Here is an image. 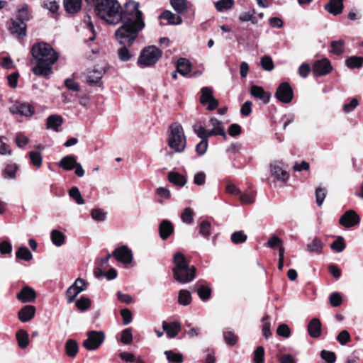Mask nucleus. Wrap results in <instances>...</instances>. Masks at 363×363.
Returning <instances> with one entry per match:
<instances>
[{
  "label": "nucleus",
  "instance_id": "55",
  "mask_svg": "<svg viewBox=\"0 0 363 363\" xmlns=\"http://www.w3.org/2000/svg\"><path fill=\"white\" fill-rule=\"evenodd\" d=\"M247 240V235L242 231H237L232 234L231 240L235 244L242 243Z\"/></svg>",
  "mask_w": 363,
  "mask_h": 363
},
{
  "label": "nucleus",
  "instance_id": "33",
  "mask_svg": "<svg viewBox=\"0 0 363 363\" xmlns=\"http://www.w3.org/2000/svg\"><path fill=\"white\" fill-rule=\"evenodd\" d=\"M171 5L177 13H183L187 11L186 0H171Z\"/></svg>",
  "mask_w": 363,
  "mask_h": 363
},
{
  "label": "nucleus",
  "instance_id": "6",
  "mask_svg": "<svg viewBox=\"0 0 363 363\" xmlns=\"http://www.w3.org/2000/svg\"><path fill=\"white\" fill-rule=\"evenodd\" d=\"M105 340L103 331L91 330L87 333V338L84 341L83 346L87 350H97Z\"/></svg>",
  "mask_w": 363,
  "mask_h": 363
},
{
  "label": "nucleus",
  "instance_id": "56",
  "mask_svg": "<svg viewBox=\"0 0 363 363\" xmlns=\"http://www.w3.org/2000/svg\"><path fill=\"white\" fill-rule=\"evenodd\" d=\"M261 65L267 71H272L274 66L272 59L269 56H264L261 58Z\"/></svg>",
  "mask_w": 363,
  "mask_h": 363
},
{
  "label": "nucleus",
  "instance_id": "31",
  "mask_svg": "<svg viewBox=\"0 0 363 363\" xmlns=\"http://www.w3.org/2000/svg\"><path fill=\"white\" fill-rule=\"evenodd\" d=\"M209 124L212 126V128L217 133V134L223 136L224 139L227 138V135L221 121H218L216 118H211L209 121Z\"/></svg>",
  "mask_w": 363,
  "mask_h": 363
},
{
  "label": "nucleus",
  "instance_id": "8",
  "mask_svg": "<svg viewBox=\"0 0 363 363\" xmlns=\"http://www.w3.org/2000/svg\"><path fill=\"white\" fill-rule=\"evenodd\" d=\"M86 285V284L84 279L77 278L66 291L67 302H73L77 295L85 290Z\"/></svg>",
  "mask_w": 363,
  "mask_h": 363
},
{
  "label": "nucleus",
  "instance_id": "3",
  "mask_svg": "<svg viewBox=\"0 0 363 363\" xmlns=\"http://www.w3.org/2000/svg\"><path fill=\"white\" fill-rule=\"evenodd\" d=\"M174 267L172 269L173 277L180 284H187L196 277V268L189 264L185 256L182 252H177L173 257Z\"/></svg>",
  "mask_w": 363,
  "mask_h": 363
},
{
  "label": "nucleus",
  "instance_id": "42",
  "mask_svg": "<svg viewBox=\"0 0 363 363\" xmlns=\"http://www.w3.org/2000/svg\"><path fill=\"white\" fill-rule=\"evenodd\" d=\"M345 243L344 238L339 236L333 242L331 243L330 247L333 250L337 252H342L345 248Z\"/></svg>",
  "mask_w": 363,
  "mask_h": 363
},
{
  "label": "nucleus",
  "instance_id": "57",
  "mask_svg": "<svg viewBox=\"0 0 363 363\" xmlns=\"http://www.w3.org/2000/svg\"><path fill=\"white\" fill-rule=\"evenodd\" d=\"M121 340L123 343L128 345L133 341L132 330L130 328H126L121 333Z\"/></svg>",
  "mask_w": 363,
  "mask_h": 363
},
{
  "label": "nucleus",
  "instance_id": "49",
  "mask_svg": "<svg viewBox=\"0 0 363 363\" xmlns=\"http://www.w3.org/2000/svg\"><path fill=\"white\" fill-rule=\"evenodd\" d=\"M211 223L207 220H203L199 226L200 234L206 238H208L211 235Z\"/></svg>",
  "mask_w": 363,
  "mask_h": 363
},
{
  "label": "nucleus",
  "instance_id": "53",
  "mask_svg": "<svg viewBox=\"0 0 363 363\" xmlns=\"http://www.w3.org/2000/svg\"><path fill=\"white\" fill-rule=\"evenodd\" d=\"M262 322H263V326H262L263 335H264V337L267 339L272 335L271 329H270L271 324L269 322V316L268 315L264 316L262 318Z\"/></svg>",
  "mask_w": 363,
  "mask_h": 363
},
{
  "label": "nucleus",
  "instance_id": "21",
  "mask_svg": "<svg viewBox=\"0 0 363 363\" xmlns=\"http://www.w3.org/2000/svg\"><path fill=\"white\" fill-rule=\"evenodd\" d=\"M308 332L311 337H318L321 334V323L318 318H313L308 325Z\"/></svg>",
  "mask_w": 363,
  "mask_h": 363
},
{
  "label": "nucleus",
  "instance_id": "38",
  "mask_svg": "<svg viewBox=\"0 0 363 363\" xmlns=\"http://www.w3.org/2000/svg\"><path fill=\"white\" fill-rule=\"evenodd\" d=\"M51 240L55 245L60 247L65 242V235L62 232L53 230L51 232Z\"/></svg>",
  "mask_w": 363,
  "mask_h": 363
},
{
  "label": "nucleus",
  "instance_id": "7",
  "mask_svg": "<svg viewBox=\"0 0 363 363\" xmlns=\"http://www.w3.org/2000/svg\"><path fill=\"white\" fill-rule=\"evenodd\" d=\"M333 69L330 62L327 58L315 60L312 67V72L315 77L328 74Z\"/></svg>",
  "mask_w": 363,
  "mask_h": 363
},
{
  "label": "nucleus",
  "instance_id": "12",
  "mask_svg": "<svg viewBox=\"0 0 363 363\" xmlns=\"http://www.w3.org/2000/svg\"><path fill=\"white\" fill-rule=\"evenodd\" d=\"M9 111L13 114H19L24 116H30L33 113V108L26 103L16 102L9 108Z\"/></svg>",
  "mask_w": 363,
  "mask_h": 363
},
{
  "label": "nucleus",
  "instance_id": "26",
  "mask_svg": "<svg viewBox=\"0 0 363 363\" xmlns=\"http://www.w3.org/2000/svg\"><path fill=\"white\" fill-rule=\"evenodd\" d=\"M160 18L165 19L169 24L179 25L182 23V19L179 15H177L170 11H165L160 16Z\"/></svg>",
  "mask_w": 363,
  "mask_h": 363
},
{
  "label": "nucleus",
  "instance_id": "29",
  "mask_svg": "<svg viewBox=\"0 0 363 363\" xmlns=\"http://www.w3.org/2000/svg\"><path fill=\"white\" fill-rule=\"evenodd\" d=\"M79 347L77 342L72 340H68L65 343V352L68 357H74L78 352Z\"/></svg>",
  "mask_w": 363,
  "mask_h": 363
},
{
  "label": "nucleus",
  "instance_id": "61",
  "mask_svg": "<svg viewBox=\"0 0 363 363\" xmlns=\"http://www.w3.org/2000/svg\"><path fill=\"white\" fill-rule=\"evenodd\" d=\"M326 195V191L324 189H322L320 187H318L315 190V199H316V203L318 206H321L324 201V199L325 198Z\"/></svg>",
  "mask_w": 363,
  "mask_h": 363
},
{
  "label": "nucleus",
  "instance_id": "47",
  "mask_svg": "<svg viewBox=\"0 0 363 363\" xmlns=\"http://www.w3.org/2000/svg\"><path fill=\"white\" fill-rule=\"evenodd\" d=\"M253 361L255 363H263L264 362V349L262 346H259L254 351Z\"/></svg>",
  "mask_w": 363,
  "mask_h": 363
},
{
  "label": "nucleus",
  "instance_id": "37",
  "mask_svg": "<svg viewBox=\"0 0 363 363\" xmlns=\"http://www.w3.org/2000/svg\"><path fill=\"white\" fill-rule=\"evenodd\" d=\"M363 57L358 56H352L348 57L346 61V65L351 69L359 68L362 66Z\"/></svg>",
  "mask_w": 363,
  "mask_h": 363
},
{
  "label": "nucleus",
  "instance_id": "13",
  "mask_svg": "<svg viewBox=\"0 0 363 363\" xmlns=\"http://www.w3.org/2000/svg\"><path fill=\"white\" fill-rule=\"evenodd\" d=\"M16 298L22 303H30L35 301L36 293L33 288L26 286L18 293Z\"/></svg>",
  "mask_w": 363,
  "mask_h": 363
},
{
  "label": "nucleus",
  "instance_id": "43",
  "mask_svg": "<svg viewBox=\"0 0 363 363\" xmlns=\"http://www.w3.org/2000/svg\"><path fill=\"white\" fill-rule=\"evenodd\" d=\"M29 158L33 165L40 167L42 165L43 157L40 152L30 151L29 152Z\"/></svg>",
  "mask_w": 363,
  "mask_h": 363
},
{
  "label": "nucleus",
  "instance_id": "39",
  "mask_svg": "<svg viewBox=\"0 0 363 363\" xmlns=\"http://www.w3.org/2000/svg\"><path fill=\"white\" fill-rule=\"evenodd\" d=\"M330 52L334 55H339L344 52L345 42L342 40L333 41L330 43Z\"/></svg>",
  "mask_w": 363,
  "mask_h": 363
},
{
  "label": "nucleus",
  "instance_id": "62",
  "mask_svg": "<svg viewBox=\"0 0 363 363\" xmlns=\"http://www.w3.org/2000/svg\"><path fill=\"white\" fill-rule=\"evenodd\" d=\"M92 218L97 221H103L105 220L106 213L99 208L93 209L91 213Z\"/></svg>",
  "mask_w": 363,
  "mask_h": 363
},
{
  "label": "nucleus",
  "instance_id": "40",
  "mask_svg": "<svg viewBox=\"0 0 363 363\" xmlns=\"http://www.w3.org/2000/svg\"><path fill=\"white\" fill-rule=\"evenodd\" d=\"M102 76L103 73L101 70H93L87 74V82L91 84H95L99 82Z\"/></svg>",
  "mask_w": 363,
  "mask_h": 363
},
{
  "label": "nucleus",
  "instance_id": "52",
  "mask_svg": "<svg viewBox=\"0 0 363 363\" xmlns=\"http://www.w3.org/2000/svg\"><path fill=\"white\" fill-rule=\"evenodd\" d=\"M17 169L18 167L16 164H8L3 172L4 177L6 179L14 178Z\"/></svg>",
  "mask_w": 363,
  "mask_h": 363
},
{
  "label": "nucleus",
  "instance_id": "59",
  "mask_svg": "<svg viewBox=\"0 0 363 363\" xmlns=\"http://www.w3.org/2000/svg\"><path fill=\"white\" fill-rule=\"evenodd\" d=\"M240 200L244 204H252L255 201V196L252 193H245L240 196Z\"/></svg>",
  "mask_w": 363,
  "mask_h": 363
},
{
  "label": "nucleus",
  "instance_id": "27",
  "mask_svg": "<svg viewBox=\"0 0 363 363\" xmlns=\"http://www.w3.org/2000/svg\"><path fill=\"white\" fill-rule=\"evenodd\" d=\"M177 70L180 74L186 76L191 71L190 62L185 58L179 59L177 63Z\"/></svg>",
  "mask_w": 363,
  "mask_h": 363
},
{
  "label": "nucleus",
  "instance_id": "10",
  "mask_svg": "<svg viewBox=\"0 0 363 363\" xmlns=\"http://www.w3.org/2000/svg\"><path fill=\"white\" fill-rule=\"evenodd\" d=\"M360 221L359 216L353 210L346 211L340 218L339 223L345 228L357 225Z\"/></svg>",
  "mask_w": 363,
  "mask_h": 363
},
{
  "label": "nucleus",
  "instance_id": "20",
  "mask_svg": "<svg viewBox=\"0 0 363 363\" xmlns=\"http://www.w3.org/2000/svg\"><path fill=\"white\" fill-rule=\"evenodd\" d=\"M250 94L255 98L262 100L264 104L269 101L270 94L266 92L262 86L254 85L251 87Z\"/></svg>",
  "mask_w": 363,
  "mask_h": 363
},
{
  "label": "nucleus",
  "instance_id": "19",
  "mask_svg": "<svg viewBox=\"0 0 363 363\" xmlns=\"http://www.w3.org/2000/svg\"><path fill=\"white\" fill-rule=\"evenodd\" d=\"M163 330L166 332L168 337L173 338L180 331L181 325L179 322L174 321L169 323H167L166 322L162 323Z\"/></svg>",
  "mask_w": 363,
  "mask_h": 363
},
{
  "label": "nucleus",
  "instance_id": "60",
  "mask_svg": "<svg viewBox=\"0 0 363 363\" xmlns=\"http://www.w3.org/2000/svg\"><path fill=\"white\" fill-rule=\"evenodd\" d=\"M223 337H224L225 342L228 345H235L237 343L238 337L231 331L224 333Z\"/></svg>",
  "mask_w": 363,
  "mask_h": 363
},
{
  "label": "nucleus",
  "instance_id": "48",
  "mask_svg": "<svg viewBox=\"0 0 363 363\" xmlns=\"http://www.w3.org/2000/svg\"><path fill=\"white\" fill-rule=\"evenodd\" d=\"M181 219L185 223L190 224L194 220V212L189 207L185 208L181 215Z\"/></svg>",
  "mask_w": 363,
  "mask_h": 363
},
{
  "label": "nucleus",
  "instance_id": "64",
  "mask_svg": "<svg viewBox=\"0 0 363 363\" xmlns=\"http://www.w3.org/2000/svg\"><path fill=\"white\" fill-rule=\"evenodd\" d=\"M15 141L17 146L20 148H22L28 143L29 139L27 136L19 133L16 135Z\"/></svg>",
  "mask_w": 363,
  "mask_h": 363
},
{
  "label": "nucleus",
  "instance_id": "46",
  "mask_svg": "<svg viewBox=\"0 0 363 363\" xmlns=\"http://www.w3.org/2000/svg\"><path fill=\"white\" fill-rule=\"evenodd\" d=\"M76 306L79 311H86L91 306V301L87 297L82 296L76 301Z\"/></svg>",
  "mask_w": 363,
  "mask_h": 363
},
{
  "label": "nucleus",
  "instance_id": "15",
  "mask_svg": "<svg viewBox=\"0 0 363 363\" xmlns=\"http://www.w3.org/2000/svg\"><path fill=\"white\" fill-rule=\"evenodd\" d=\"M137 38L138 37H135L133 40H130V42H125L124 43L117 40L120 45H123L118 50V55L120 60L123 62H127L131 59L132 55L130 54L128 48L132 45Z\"/></svg>",
  "mask_w": 363,
  "mask_h": 363
},
{
  "label": "nucleus",
  "instance_id": "50",
  "mask_svg": "<svg viewBox=\"0 0 363 363\" xmlns=\"http://www.w3.org/2000/svg\"><path fill=\"white\" fill-rule=\"evenodd\" d=\"M197 293L201 299L206 301L210 298L211 290L208 286L201 285L198 289Z\"/></svg>",
  "mask_w": 363,
  "mask_h": 363
},
{
  "label": "nucleus",
  "instance_id": "32",
  "mask_svg": "<svg viewBox=\"0 0 363 363\" xmlns=\"http://www.w3.org/2000/svg\"><path fill=\"white\" fill-rule=\"evenodd\" d=\"M18 345L21 348H26L29 344V337L26 331L20 330L16 333V335Z\"/></svg>",
  "mask_w": 363,
  "mask_h": 363
},
{
  "label": "nucleus",
  "instance_id": "23",
  "mask_svg": "<svg viewBox=\"0 0 363 363\" xmlns=\"http://www.w3.org/2000/svg\"><path fill=\"white\" fill-rule=\"evenodd\" d=\"M63 118L59 115H51L47 118V128L58 131V128L62 125Z\"/></svg>",
  "mask_w": 363,
  "mask_h": 363
},
{
  "label": "nucleus",
  "instance_id": "17",
  "mask_svg": "<svg viewBox=\"0 0 363 363\" xmlns=\"http://www.w3.org/2000/svg\"><path fill=\"white\" fill-rule=\"evenodd\" d=\"M35 308L31 305H27L23 307L18 313L19 320L21 322H28L35 315Z\"/></svg>",
  "mask_w": 363,
  "mask_h": 363
},
{
  "label": "nucleus",
  "instance_id": "14",
  "mask_svg": "<svg viewBox=\"0 0 363 363\" xmlns=\"http://www.w3.org/2000/svg\"><path fill=\"white\" fill-rule=\"evenodd\" d=\"M271 174L276 179L285 182L289 178V174L286 170H284L281 164L279 162H274L271 164Z\"/></svg>",
  "mask_w": 363,
  "mask_h": 363
},
{
  "label": "nucleus",
  "instance_id": "25",
  "mask_svg": "<svg viewBox=\"0 0 363 363\" xmlns=\"http://www.w3.org/2000/svg\"><path fill=\"white\" fill-rule=\"evenodd\" d=\"M77 163L74 155H67L61 159L58 165L65 170H72L74 168Z\"/></svg>",
  "mask_w": 363,
  "mask_h": 363
},
{
  "label": "nucleus",
  "instance_id": "45",
  "mask_svg": "<svg viewBox=\"0 0 363 363\" xmlns=\"http://www.w3.org/2000/svg\"><path fill=\"white\" fill-rule=\"evenodd\" d=\"M69 196L73 199L79 205L84 203V201L82 197L81 193L77 187H72L69 191Z\"/></svg>",
  "mask_w": 363,
  "mask_h": 363
},
{
  "label": "nucleus",
  "instance_id": "1",
  "mask_svg": "<svg viewBox=\"0 0 363 363\" xmlns=\"http://www.w3.org/2000/svg\"><path fill=\"white\" fill-rule=\"evenodd\" d=\"M138 7V3L130 1L120 11L121 6L117 0H96L95 12L108 24L122 22V26L115 35L117 40L124 43L138 37L139 32L145 27L142 12Z\"/></svg>",
  "mask_w": 363,
  "mask_h": 363
},
{
  "label": "nucleus",
  "instance_id": "63",
  "mask_svg": "<svg viewBox=\"0 0 363 363\" xmlns=\"http://www.w3.org/2000/svg\"><path fill=\"white\" fill-rule=\"evenodd\" d=\"M337 340L342 345H344L350 340V335L347 330H343L338 334Z\"/></svg>",
  "mask_w": 363,
  "mask_h": 363
},
{
  "label": "nucleus",
  "instance_id": "58",
  "mask_svg": "<svg viewBox=\"0 0 363 363\" xmlns=\"http://www.w3.org/2000/svg\"><path fill=\"white\" fill-rule=\"evenodd\" d=\"M277 333L279 336L289 337L291 334V330L286 324L282 323L278 326Z\"/></svg>",
  "mask_w": 363,
  "mask_h": 363
},
{
  "label": "nucleus",
  "instance_id": "16",
  "mask_svg": "<svg viewBox=\"0 0 363 363\" xmlns=\"http://www.w3.org/2000/svg\"><path fill=\"white\" fill-rule=\"evenodd\" d=\"M26 25L23 20L18 19L13 21L9 27V30L12 34H16L18 38L26 35Z\"/></svg>",
  "mask_w": 363,
  "mask_h": 363
},
{
  "label": "nucleus",
  "instance_id": "9",
  "mask_svg": "<svg viewBox=\"0 0 363 363\" xmlns=\"http://www.w3.org/2000/svg\"><path fill=\"white\" fill-rule=\"evenodd\" d=\"M293 90L288 82H282L278 86L275 96L282 103H289L293 99Z\"/></svg>",
  "mask_w": 363,
  "mask_h": 363
},
{
  "label": "nucleus",
  "instance_id": "51",
  "mask_svg": "<svg viewBox=\"0 0 363 363\" xmlns=\"http://www.w3.org/2000/svg\"><path fill=\"white\" fill-rule=\"evenodd\" d=\"M193 130L196 135L201 139H206V128L203 125L201 122L198 121L193 125Z\"/></svg>",
  "mask_w": 363,
  "mask_h": 363
},
{
  "label": "nucleus",
  "instance_id": "22",
  "mask_svg": "<svg viewBox=\"0 0 363 363\" xmlns=\"http://www.w3.org/2000/svg\"><path fill=\"white\" fill-rule=\"evenodd\" d=\"M174 227L169 220H164L160 225V235L162 240H167L172 233Z\"/></svg>",
  "mask_w": 363,
  "mask_h": 363
},
{
  "label": "nucleus",
  "instance_id": "11",
  "mask_svg": "<svg viewBox=\"0 0 363 363\" xmlns=\"http://www.w3.org/2000/svg\"><path fill=\"white\" fill-rule=\"evenodd\" d=\"M113 256H114L118 262L123 264H129L133 259L132 252L126 246H122L115 249L113 252Z\"/></svg>",
  "mask_w": 363,
  "mask_h": 363
},
{
  "label": "nucleus",
  "instance_id": "44",
  "mask_svg": "<svg viewBox=\"0 0 363 363\" xmlns=\"http://www.w3.org/2000/svg\"><path fill=\"white\" fill-rule=\"evenodd\" d=\"M233 4V0H219L215 3V6L218 11H223L230 9Z\"/></svg>",
  "mask_w": 363,
  "mask_h": 363
},
{
  "label": "nucleus",
  "instance_id": "2",
  "mask_svg": "<svg viewBox=\"0 0 363 363\" xmlns=\"http://www.w3.org/2000/svg\"><path fill=\"white\" fill-rule=\"evenodd\" d=\"M33 58L36 65L33 68L35 75L48 77L52 72V66L58 60V53L48 43L40 42L31 48Z\"/></svg>",
  "mask_w": 363,
  "mask_h": 363
},
{
  "label": "nucleus",
  "instance_id": "28",
  "mask_svg": "<svg viewBox=\"0 0 363 363\" xmlns=\"http://www.w3.org/2000/svg\"><path fill=\"white\" fill-rule=\"evenodd\" d=\"M169 181L174 185L183 186L186 184V178L178 172H171L168 174Z\"/></svg>",
  "mask_w": 363,
  "mask_h": 363
},
{
  "label": "nucleus",
  "instance_id": "34",
  "mask_svg": "<svg viewBox=\"0 0 363 363\" xmlns=\"http://www.w3.org/2000/svg\"><path fill=\"white\" fill-rule=\"evenodd\" d=\"M201 98L200 101L201 104L203 106H206L208 103V101L210 99H213V90L211 88L208 86H204L201 89Z\"/></svg>",
  "mask_w": 363,
  "mask_h": 363
},
{
  "label": "nucleus",
  "instance_id": "24",
  "mask_svg": "<svg viewBox=\"0 0 363 363\" xmlns=\"http://www.w3.org/2000/svg\"><path fill=\"white\" fill-rule=\"evenodd\" d=\"M64 7L69 13H74L80 11L82 7L81 0H65Z\"/></svg>",
  "mask_w": 363,
  "mask_h": 363
},
{
  "label": "nucleus",
  "instance_id": "18",
  "mask_svg": "<svg viewBox=\"0 0 363 363\" xmlns=\"http://www.w3.org/2000/svg\"><path fill=\"white\" fill-rule=\"evenodd\" d=\"M325 9L329 13L337 16L342 11L343 0H330V1L325 6Z\"/></svg>",
  "mask_w": 363,
  "mask_h": 363
},
{
  "label": "nucleus",
  "instance_id": "41",
  "mask_svg": "<svg viewBox=\"0 0 363 363\" xmlns=\"http://www.w3.org/2000/svg\"><path fill=\"white\" fill-rule=\"evenodd\" d=\"M164 354L169 362L174 363H182L183 362V356L180 353H176L173 351H165Z\"/></svg>",
  "mask_w": 363,
  "mask_h": 363
},
{
  "label": "nucleus",
  "instance_id": "30",
  "mask_svg": "<svg viewBox=\"0 0 363 363\" xmlns=\"http://www.w3.org/2000/svg\"><path fill=\"white\" fill-rule=\"evenodd\" d=\"M323 247V242L317 238L312 240V241L306 245V250L310 253L315 252L317 254H320L322 252Z\"/></svg>",
  "mask_w": 363,
  "mask_h": 363
},
{
  "label": "nucleus",
  "instance_id": "54",
  "mask_svg": "<svg viewBox=\"0 0 363 363\" xmlns=\"http://www.w3.org/2000/svg\"><path fill=\"white\" fill-rule=\"evenodd\" d=\"M320 357L327 363H335L336 361V355L333 352L323 350L320 352Z\"/></svg>",
  "mask_w": 363,
  "mask_h": 363
},
{
  "label": "nucleus",
  "instance_id": "4",
  "mask_svg": "<svg viewBox=\"0 0 363 363\" xmlns=\"http://www.w3.org/2000/svg\"><path fill=\"white\" fill-rule=\"evenodd\" d=\"M168 145L175 152H182L186 145V138L181 124L174 123L170 125L168 132Z\"/></svg>",
  "mask_w": 363,
  "mask_h": 363
},
{
  "label": "nucleus",
  "instance_id": "35",
  "mask_svg": "<svg viewBox=\"0 0 363 363\" xmlns=\"http://www.w3.org/2000/svg\"><path fill=\"white\" fill-rule=\"evenodd\" d=\"M16 258L25 260L30 261L33 258V255L30 251L26 247H20L16 252Z\"/></svg>",
  "mask_w": 363,
  "mask_h": 363
},
{
  "label": "nucleus",
  "instance_id": "5",
  "mask_svg": "<svg viewBox=\"0 0 363 363\" xmlns=\"http://www.w3.org/2000/svg\"><path fill=\"white\" fill-rule=\"evenodd\" d=\"M162 54V52L156 46H147L140 52L137 63L142 68L152 66L160 60Z\"/></svg>",
  "mask_w": 363,
  "mask_h": 363
},
{
  "label": "nucleus",
  "instance_id": "36",
  "mask_svg": "<svg viewBox=\"0 0 363 363\" xmlns=\"http://www.w3.org/2000/svg\"><path fill=\"white\" fill-rule=\"evenodd\" d=\"M178 302L180 305L187 306L191 302V296L189 291L181 289L179 292Z\"/></svg>",
  "mask_w": 363,
  "mask_h": 363
}]
</instances>
